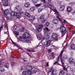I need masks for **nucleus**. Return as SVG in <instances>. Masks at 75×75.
<instances>
[{
  "instance_id": "1",
  "label": "nucleus",
  "mask_w": 75,
  "mask_h": 75,
  "mask_svg": "<svg viewBox=\"0 0 75 75\" xmlns=\"http://www.w3.org/2000/svg\"><path fill=\"white\" fill-rule=\"evenodd\" d=\"M49 72H51V74L52 75H56L57 73V71L55 69H52L49 70Z\"/></svg>"
},
{
  "instance_id": "2",
  "label": "nucleus",
  "mask_w": 75,
  "mask_h": 75,
  "mask_svg": "<svg viewBox=\"0 0 75 75\" xmlns=\"http://www.w3.org/2000/svg\"><path fill=\"white\" fill-rule=\"evenodd\" d=\"M60 29L61 32V33H62V37H64V36L65 35V33H64L65 32L66 28H65V27L62 26L61 28H60Z\"/></svg>"
},
{
  "instance_id": "3",
  "label": "nucleus",
  "mask_w": 75,
  "mask_h": 75,
  "mask_svg": "<svg viewBox=\"0 0 75 75\" xmlns=\"http://www.w3.org/2000/svg\"><path fill=\"white\" fill-rule=\"evenodd\" d=\"M52 38L54 39L56 41H58V35L56 33H53L52 35Z\"/></svg>"
},
{
  "instance_id": "4",
  "label": "nucleus",
  "mask_w": 75,
  "mask_h": 75,
  "mask_svg": "<svg viewBox=\"0 0 75 75\" xmlns=\"http://www.w3.org/2000/svg\"><path fill=\"white\" fill-rule=\"evenodd\" d=\"M44 26L40 24L38 26V27L37 28V30L38 32H40L42 31V28H43Z\"/></svg>"
},
{
  "instance_id": "5",
  "label": "nucleus",
  "mask_w": 75,
  "mask_h": 75,
  "mask_svg": "<svg viewBox=\"0 0 75 75\" xmlns=\"http://www.w3.org/2000/svg\"><path fill=\"white\" fill-rule=\"evenodd\" d=\"M44 34L45 35V38L46 40H48L49 39L50 37H49V33L46 32L45 30L44 31Z\"/></svg>"
},
{
  "instance_id": "6",
  "label": "nucleus",
  "mask_w": 75,
  "mask_h": 75,
  "mask_svg": "<svg viewBox=\"0 0 75 75\" xmlns=\"http://www.w3.org/2000/svg\"><path fill=\"white\" fill-rule=\"evenodd\" d=\"M23 37L25 38H28L30 39L31 38L30 35L27 33H24L23 35Z\"/></svg>"
},
{
  "instance_id": "7",
  "label": "nucleus",
  "mask_w": 75,
  "mask_h": 75,
  "mask_svg": "<svg viewBox=\"0 0 75 75\" xmlns=\"http://www.w3.org/2000/svg\"><path fill=\"white\" fill-rule=\"evenodd\" d=\"M63 51H61L60 55L59 56V57H60L61 61L62 62V65H64V62H65V60H64V58H61V57H62V53H63Z\"/></svg>"
},
{
  "instance_id": "8",
  "label": "nucleus",
  "mask_w": 75,
  "mask_h": 75,
  "mask_svg": "<svg viewBox=\"0 0 75 75\" xmlns=\"http://www.w3.org/2000/svg\"><path fill=\"white\" fill-rule=\"evenodd\" d=\"M10 11H11V9L10 8H8V9H6L4 11V13L5 14L8 15L10 14Z\"/></svg>"
},
{
  "instance_id": "9",
  "label": "nucleus",
  "mask_w": 75,
  "mask_h": 75,
  "mask_svg": "<svg viewBox=\"0 0 75 75\" xmlns=\"http://www.w3.org/2000/svg\"><path fill=\"white\" fill-rule=\"evenodd\" d=\"M50 42H51V40H49L44 43V45L45 47H49L50 45Z\"/></svg>"
},
{
  "instance_id": "10",
  "label": "nucleus",
  "mask_w": 75,
  "mask_h": 75,
  "mask_svg": "<svg viewBox=\"0 0 75 75\" xmlns=\"http://www.w3.org/2000/svg\"><path fill=\"white\" fill-rule=\"evenodd\" d=\"M15 9L17 11H20L21 10V8L20 6H17L15 7Z\"/></svg>"
},
{
  "instance_id": "11",
  "label": "nucleus",
  "mask_w": 75,
  "mask_h": 75,
  "mask_svg": "<svg viewBox=\"0 0 75 75\" xmlns=\"http://www.w3.org/2000/svg\"><path fill=\"white\" fill-rule=\"evenodd\" d=\"M34 69V66H28L26 67V69L28 71H31Z\"/></svg>"
},
{
  "instance_id": "12",
  "label": "nucleus",
  "mask_w": 75,
  "mask_h": 75,
  "mask_svg": "<svg viewBox=\"0 0 75 75\" xmlns=\"http://www.w3.org/2000/svg\"><path fill=\"white\" fill-rule=\"evenodd\" d=\"M69 62L70 64H72L74 62V60L72 58H70L69 60Z\"/></svg>"
},
{
  "instance_id": "13",
  "label": "nucleus",
  "mask_w": 75,
  "mask_h": 75,
  "mask_svg": "<svg viewBox=\"0 0 75 75\" xmlns=\"http://www.w3.org/2000/svg\"><path fill=\"white\" fill-rule=\"evenodd\" d=\"M70 50H75V45L74 44H72L71 45V47H69Z\"/></svg>"
},
{
  "instance_id": "14",
  "label": "nucleus",
  "mask_w": 75,
  "mask_h": 75,
  "mask_svg": "<svg viewBox=\"0 0 75 75\" xmlns=\"http://www.w3.org/2000/svg\"><path fill=\"white\" fill-rule=\"evenodd\" d=\"M13 30L15 32L18 31V30H19V28L18 26H15L13 28Z\"/></svg>"
},
{
  "instance_id": "15",
  "label": "nucleus",
  "mask_w": 75,
  "mask_h": 75,
  "mask_svg": "<svg viewBox=\"0 0 75 75\" xmlns=\"http://www.w3.org/2000/svg\"><path fill=\"white\" fill-rule=\"evenodd\" d=\"M29 17L30 20H31V21H33V20H34L35 18V17L34 16H30Z\"/></svg>"
},
{
  "instance_id": "16",
  "label": "nucleus",
  "mask_w": 75,
  "mask_h": 75,
  "mask_svg": "<svg viewBox=\"0 0 75 75\" xmlns=\"http://www.w3.org/2000/svg\"><path fill=\"white\" fill-rule=\"evenodd\" d=\"M49 8H50L51 10L50 11H51L52 10V11H54V12L56 13H57V14H59V13H58V11H57L56 9H54V10H53V9H52V8H51V7H49Z\"/></svg>"
},
{
  "instance_id": "17",
  "label": "nucleus",
  "mask_w": 75,
  "mask_h": 75,
  "mask_svg": "<svg viewBox=\"0 0 75 75\" xmlns=\"http://www.w3.org/2000/svg\"><path fill=\"white\" fill-rule=\"evenodd\" d=\"M64 8H65V6L64 5H63L60 7V10L61 11H64Z\"/></svg>"
},
{
  "instance_id": "18",
  "label": "nucleus",
  "mask_w": 75,
  "mask_h": 75,
  "mask_svg": "<svg viewBox=\"0 0 75 75\" xmlns=\"http://www.w3.org/2000/svg\"><path fill=\"white\" fill-rule=\"evenodd\" d=\"M24 6L25 7L27 8L30 6V4L29 3H26L24 5Z\"/></svg>"
},
{
  "instance_id": "19",
  "label": "nucleus",
  "mask_w": 75,
  "mask_h": 75,
  "mask_svg": "<svg viewBox=\"0 0 75 75\" xmlns=\"http://www.w3.org/2000/svg\"><path fill=\"white\" fill-rule=\"evenodd\" d=\"M54 23L55 24H57L58 23V21L57 19H54L53 21Z\"/></svg>"
},
{
  "instance_id": "20",
  "label": "nucleus",
  "mask_w": 75,
  "mask_h": 75,
  "mask_svg": "<svg viewBox=\"0 0 75 75\" xmlns=\"http://www.w3.org/2000/svg\"><path fill=\"white\" fill-rule=\"evenodd\" d=\"M37 37L38 38V40H42V41L43 40H45V38L42 37H40V36H37Z\"/></svg>"
},
{
  "instance_id": "21",
  "label": "nucleus",
  "mask_w": 75,
  "mask_h": 75,
  "mask_svg": "<svg viewBox=\"0 0 75 75\" xmlns=\"http://www.w3.org/2000/svg\"><path fill=\"white\" fill-rule=\"evenodd\" d=\"M16 12H14L13 11H12L11 13V15L12 16H16Z\"/></svg>"
},
{
  "instance_id": "22",
  "label": "nucleus",
  "mask_w": 75,
  "mask_h": 75,
  "mask_svg": "<svg viewBox=\"0 0 75 75\" xmlns=\"http://www.w3.org/2000/svg\"><path fill=\"white\" fill-rule=\"evenodd\" d=\"M0 71L1 72L4 71H5V69L3 68V67H0Z\"/></svg>"
},
{
  "instance_id": "23",
  "label": "nucleus",
  "mask_w": 75,
  "mask_h": 75,
  "mask_svg": "<svg viewBox=\"0 0 75 75\" xmlns=\"http://www.w3.org/2000/svg\"><path fill=\"white\" fill-rule=\"evenodd\" d=\"M42 5H44V4H42L41 3L39 4H36L35 5V6L36 7H39L40 6Z\"/></svg>"
},
{
  "instance_id": "24",
  "label": "nucleus",
  "mask_w": 75,
  "mask_h": 75,
  "mask_svg": "<svg viewBox=\"0 0 75 75\" xmlns=\"http://www.w3.org/2000/svg\"><path fill=\"white\" fill-rule=\"evenodd\" d=\"M21 14L18 13H16V16H16L17 17L19 18L20 17H21Z\"/></svg>"
},
{
  "instance_id": "25",
  "label": "nucleus",
  "mask_w": 75,
  "mask_h": 75,
  "mask_svg": "<svg viewBox=\"0 0 75 75\" xmlns=\"http://www.w3.org/2000/svg\"><path fill=\"white\" fill-rule=\"evenodd\" d=\"M27 74L29 75H32V73L31 72V71H27Z\"/></svg>"
},
{
  "instance_id": "26",
  "label": "nucleus",
  "mask_w": 75,
  "mask_h": 75,
  "mask_svg": "<svg viewBox=\"0 0 75 75\" xmlns=\"http://www.w3.org/2000/svg\"><path fill=\"white\" fill-rule=\"evenodd\" d=\"M50 25V23L48 22H46L45 25V27H48V26H49V25Z\"/></svg>"
},
{
  "instance_id": "27",
  "label": "nucleus",
  "mask_w": 75,
  "mask_h": 75,
  "mask_svg": "<svg viewBox=\"0 0 75 75\" xmlns=\"http://www.w3.org/2000/svg\"><path fill=\"white\" fill-rule=\"evenodd\" d=\"M71 8L70 7H68L67 8V11L69 12H70L71 11Z\"/></svg>"
},
{
  "instance_id": "28",
  "label": "nucleus",
  "mask_w": 75,
  "mask_h": 75,
  "mask_svg": "<svg viewBox=\"0 0 75 75\" xmlns=\"http://www.w3.org/2000/svg\"><path fill=\"white\" fill-rule=\"evenodd\" d=\"M64 74V71L63 70H62L60 71L59 75H63Z\"/></svg>"
},
{
  "instance_id": "29",
  "label": "nucleus",
  "mask_w": 75,
  "mask_h": 75,
  "mask_svg": "<svg viewBox=\"0 0 75 75\" xmlns=\"http://www.w3.org/2000/svg\"><path fill=\"white\" fill-rule=\"evenodd\" d=\"M34 69V70L32 71V73L33 74H35V73L37 72V70H36V69H35V68H34V69Z\"/></svg>"
},
{
  "instance_id": "30",
  "label": "nucleus",
  "mask_w": 75,
  "mask_h": 75,
  "mask_svg": "<svg viewBox=\"0 0 75 75\" xmlns=\"http://www.w3.org/2000/svg\"><path fill=\"white\" fill-rule=\"evenodd\" d=\"M9 65H10L9 64L7 63L5 65V67L6 68H8V67H9Z\"/></svg>"
},
{
  "instance_id": "31",
  "label": "nucleus",
  "mask_w": 75,
  "mask_h": 75,
  "mask_svg": "<svg viewBox=\"0 0 75 75\" xmlns=\"http://www.w3.org/2000/svg\"><path fill=\"white\" fill-rule=\"evenodd\" d=\"M35 7H31L30 8V10L31 11H34V10H35Z\"/></svg>"
},
{
  "instance_id": "32",
  "label": "nucleus",
  "mask_w": 75,
  "mask_h": 75,
  "mask_svg": "<svg viewBox=\"0 0 75 75\" xmlns=\"http://www.w3.org/2000/svg\"><path fill=\"white\" fill-rule=\"evenodd\" d=\"M46 4L48 6V7H52V6L50 4L48 3H46Z\"/></svg>"
},
{
  "instance_id": "33",
  "label": "nucleus",
  "mask_w": 75,
  "mask_h": 75,
  "mask_svg": "<svg viewBox=\"0 0 75 75\" xmlns=\"http://www.w3.org/2000/svg\"><path fill=\"white\" fill-rule=\"evenodd\" d=\"M42 5V8H43V9H45V8H47L46 5H45L44 4V5Z\"/></svg>"
},
{
  "instance_id": "34",
  "label": "nucleus",
  "mask_w": 75,
  "mask_h": 75,
  "mask_svg": "<svg viewBox=\"0 0 75 75\" xmlns=\"http://www.w3.org/2000/svg\"><path fill=\"white\" fill-rule=\"evenodd\" d=\"M26 74H27V71H24L22 72V75H25Z\"/></svg>"
},
{
  "instance_id": "35",
  "label": "nucleus",
  "mask_w": 75,
  "mask_h": 75,
  "mask_svg": "<svg viewBox=\"0 0 75 75\" xmlns=\"http://www.w3.org/2000/svg\"><path fill=\"white\" fill-rule=\"evenodd\" d=\"M3 4L4 6H8V4L7 3V2H5L3 3Z\"/></svg>"
},
{
  "instance_id": "36",
  "label": "nucleus",
  "mask_w": 75,
  "mask_h": 75,
  "mask_svg": "<svg viewBox=\"0 0 75 75\" xmlns=\"http://www.w3.org/2000/svg\"><path fill=\"white\" fill-rule=\"evenodd\" d=\"M27 51L28 52H35V51H34L33 50H32L30 49H27Z\"/></svg>"
},
{
  "instance_id": "37",
  "label": "nucleus",
  "mask_w": 75,
  "mask_h": 75,
  "mask_svg": "<svg viewBox=\"0 0 75 75\" xmlns=\"http://www.w3.org/2000/svg\"><path fill=\"white\" fill-rule=\"evenodd\" d=\"M25 15L27 16V17H29L30 16V14H29L28 12H26L25 13Z\"/></svg>"
},
{
  "instance_id": "38",
  "label": "nucleus",
  "mask_w": 75,
  "mask_h": 75,
  "mask_svg": "<svg viewBox=\"0 0 75 75\" xmlns=\"http://www.w3.org/2000/svg\"><path fill=\"white\" fill-rule=\"evenodd\" d=\"M24 27H22L20 29V31H21V32H23V31H24Z\"/></svg>"
},
{
  "instance_id": "39",
  "label": "nucleus",
  "mask_w": 75,
  "mask_h": 75,
  "mask_svg": "<svg viewBox=\"0 0 75 75\" xmlns=\"http://www.w3.org/2000/svg\"><path fill=\"white\" fill-rule=\"evenodd\" d=\"M45 18V16L43 15H41V16L40 17V19L42 20V19H44Z\"/></svg>"
},
{
  "instance_id": "40",
  "label": "nucleus",
  "mask_w": 75,
  "mask_h": 75,
  "mask_svg": "<svg viewBox=\"0 0 75 75\" xmlns=\"http://www.w3.org/2000/svg\"><path fill=\"white\" fill-rule=\"evenodd\" d=\"M70 11H71L72 14H75V11L74 10H72Z\"/></svg>"
},
{
  "instance_id": "41",
  "label": "nucleus",
  "mask_w": 75,
  "mask_h": 75,
  "mask_svg": "<svg viewBox=\"0 0 75 75\" xmlns=\"http://www.w3.org/2000/svg\"><path fill=\"white\" fill-rule=\"evenodd\" d=\"M33 1L34 3H37L38 1V0H33Z\"/></svg>"
},
{
  "instance_id": "42",
  "label": "nucleus",
  "mask_w": 75,
  "mask_h": 75,
  "mask_svg": "<svg viewBox=\"0 0 75 75\" xmlns=\"http://www.w3.org/2000/svg\"><path fill=\"white\" fill-rule=\"evenodd\" d=\"M64 68H63L64 70H66V71H67V69L68 67H67V66H64Z\"/></svg>"
},
{
  "instance_id": "43",
  "label": "nucleus",
  "mask_w": 75,
  "mask_h": 75,
  "mask_svg": "<svg viewBox=\"0 0 75 75\" xmlns=\"http://www.w3.org/2000/svg\"><path fill=\"white\" fill-rule=\"evenodd\" d=\"M32 31H33L34 33H36V30L33 28H32Z\"/></svg>"
},
{
  "instance_id": "44",
  "label": "nucleus",
  "mask_w": 75,
  "mask_h": 75,
  "mask_svg": "<svg viewBox=\"0 0 75 75\" xmlns=\"http://www.w3.org/2000/svg\"><path fill=\"white\" fill-rule=\"evenodd\" d=\"M57 18H58V19L59 20V21H61H61H62L61 19L60 18H59V17L58 16H57Z\"/></svg>"
},
{
  "instance_id": "45",
  "label": "nucleus",
  "mask_w": 75,
  "mask_h": 75,
  "mask_svg": "<svg viewBox=\"0 0 75 75\" xmlns=\"http://www.w3.org/2000/svg\"><path fill=\"white\" fill-rule=\"evenodd\" d=\"M42 11V8H40L38 10V12L40 13Z\"/></svg>"
},
{
  "instance_id": "46",
  "label": "nucleus",
  "mask_w": 75,
  "mask_h": 75,
  "mask_svg": "<svg viewBox=\"0 0 75 75\" xmlns=\"http://www.w3.org/2000/svg\"><path fill=\"white\" fill-rule=\"evenodd\" d=\"M63 58H64V59H67V58H68V57H67V56L64 55L63 56Z\"/></svg>"
},
{
  "instance_id": "47",
  "label": "nucleus",
  "mask_w": 75,
  "mask_h": 75,
  "mask_svg": "<svg viewBox=\"0 0 75 75\" xmlns=\"http://www.w3.org/2000/svg\"><path fill=\"white\" fill-rule=\"evenodd\" d=\"M57 64H58V62L57 61H55L53 64V65H55Z\"/></svg>"
},
{
  "instance_id": "48",
  "label": "nucleus",
  "mask_w": 75,
  "mask_h": 75,
  "mask_svg": "<svg viewBox=\"0 0 75 75\" xmlns=\"http://www.w3.org/2000/svg\"><path fill=\"white\" fill-rule=\"evenodd\" d=\"M15 32V35H18V33L17 32Z\"/></svg>"
},
{
  "instance_id": "49",
  "label": "nucleus",
  "mask_w": 75,
  "mask_h": 75,
  "mask_svg": "<svg viewBox=\"0 0 75 75\" xmlns=\"http://www.w3.org/2000/svg\"><path fill=\"white\" fill-rule=\"evenodd\" d=\"M44 3H46V1L45 0H41Z\"/></svg>"
},
{
  "instance_id": "50",
  "label": "nucleus",
  "mask_w": 75,
  "mask_h": 75,
  "mask_svg": "<svg viewBox=\"0 0 75 75\" xmlns=\"http://www.w3.org/2000/svg\"><path fill=\"white\" fill-rule=\"evenodd\" d=\"M30 41L29 40H26L25 41H24V42H28Z\"/></svg>"
},
{
  "instance_id": "51",
  "label": "nucleus",
  "mask_w": 75,
  "mask_h": 75,
  "mask_svg": "<svg viewBox=\"0 0 75 75\" xmlns=\"http://www.w3.org/2000/svg\"><path fill=\"white\" fill-rule=\"evenodd\" d=\"M4 27L5 28H8V27L6 26V24H4Z\"/></svg>"
},
{
  "instance_id": "52",
  "label": "nucleus",
  "mask_w": 75,
  "mask_h": 75,
  "mask_svg": "<svg viewBox=\"0 0 75 75\" xmlns=\"http://www.w3.org/2000/svg\"><path fill=\"white\" fill-rule=\"evenodd\" d=\"M71 55L72 56L73 55H74V53L73 52H70Z\"/></svg>"
},
{
  "instance_id": "53",
  "label": "nucleus",
  "mask_w": 75,
  "mask_h": 75,
  "mask_svg": "<svg viewBox=\"0 0 75 75\" xmlns=\"http://www.w3.org/2000/svg\"><path fill=\"white\" fill-rule=\"evenodd\" d=\"M14 62H11V65L13 66L14 65Z\"/></svg>"
},
{
  "instance_id": "54",
  "label": "nucleus",
  "mask_w": 75,
  "mask_h": 75,
  "mask_svg": "<svg viewBox=\"0 0 75 75\" xmlns=\"http://www.w3.org/2000/svg\"><path fill=\"white\" fill-rule=\"evenodd\" d=\"M59 57H58L57 59H56V60L57 61V62H58V61H59Z\"/></svg>"
},
{
  "instance_id": "55",
  "label": "nucleus",
  "mask_w": 75,
  "mask_h": 75,
  "mask_svg": "<svg viewBox=\"0 0 75 75\" xmlns=\"http://www.w3.org/2000/svg\"><path fill=\"white\" fill-rule=\"evenodd\" d=\"M51 56H52V57H54L53 53H52L51 54Z\"/></svg>"
},
{
  "instance_id": "56",
  "label": "nucleus",
  "mask_w": 75,
  "mask_h": 75,
  "mask_svg": "<svg viewBox=\"0 0 75 75\" xmlns=\"http://www.w3.org/2000/svg\"><path fill=\"white\" fill-rule=\"evenodd\" d=\"M58 4H61V1H58Z\"/></svg>"
},
{
  "instance_id": "57",
  "label": "nucleus",
  "mask_w": 75,
  "mask_h": 75,
  "mask_svg": "<svg viewBox=\"0 0 75 75\" xmlns=\"http://www.w3.org/2000/svg\"><path fill=\"white\" fill-rule=\"evenodd\" d=\"M46 21V20L44 19V20H43L42 21V23H45V21Z\"/></svg>"
},
{
  "instance_id": "58",
  "label": "nucleus",
  "mask_w": 75,
  "mask_h": 75,
  "mask_svg": "<svg viewBox=\"0 0 75 75\" xmlns=\"http://www.w3.org/2000/svg\"><path fill=\"white\" fill-rule=\"evenodd\" d=\"M3 28V26L1 25V27L0 28V31H1V29Z\"/></svg>"
},
{
  "instance_id": "59",
  "label": "nucleus",
  "mask_w": 75,
  "mask_h": 75,
  "mask_svg": "<svg viewBox=\"0 0 75 75\" xmlns=\"http://www.w3.org/2000/svg\"><path fill=\"white\" fill-rule=\"evenodd\" d=\"M46 65V66H47V67H48V66H49V65H48V63L47 62Z\"/></svg>"
},
{
  "instance_id": "60",
  "label": "nucleus",
  "mask_w": 75,
  "mask_h": 75,
  "mask_svg": "<svg viewBox=\"0 0 75 75\" xmlns=\"http://www.w3.org/2000/svg\"><path fill=\"white\" fill-rule=\"evenodd\" d=\"M47 1L49 3H51V0H47Z\"/></svg>"
},
{
  "instance_id": "61",
  "label": "nucleus",
  "mask_w": 75,
  "mask_h": 75,
  "mask_svg": "<svg viewBox=\"0 0 75 75\" xmlns=\"http://www.w3.org/2000/svg\"><path fill=\"white\" fill-rule=\"evenodd\" d=\"M75 30L73 32L72 34H75Z\"/></svg>"
},
{
  "instance_id": "62",
  "label": "nucleus",
  "mask_w": 75,
  "mask_h": 75,
  "mask_svg": "<svg viewBox=\"0 0 75 75\" xmlns=\"http://www.w3.org/2000/svg\"><path fill=\"white\" fill-rule=\"evenodd\" d=\"M71 72H75V71L74 70H71Z\"/></svg>"
},
{
  "instance_id": "63",
  "label": "nucleus",
  "mask_w": 75,
  "mask_h": 75,
  "mask_svg": "<svg viewBox=\"0 0 75 75\" xmlns=\"http://www.w3.org/2000/svg\"><path fill=\"white\" fill-rule=\"evenodd\" d=\"M52 51L51 50H49V51H48V52H52Z\"/></svg>"
},
{
  "instance_id": "64",
  "label": "nucleus",
  "mask_w": 75,
  "mask_h": 75,
  "mask_svg": "<svg viewBox=\"0 0 75 75\" xmlns=\"http://www.w3.org/2000/svg\"><path fill=\"white\" fill-rule=\"evenodd\" d=\"M64 23H67V22H66V21L65 20H64Z\"/></svg>"
}]
</instances>
